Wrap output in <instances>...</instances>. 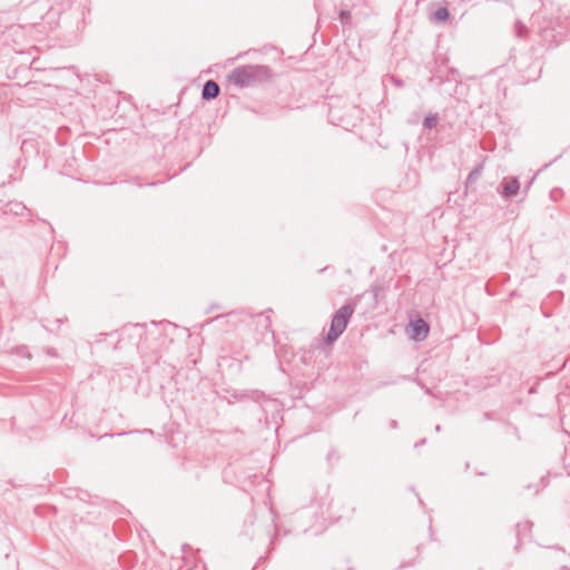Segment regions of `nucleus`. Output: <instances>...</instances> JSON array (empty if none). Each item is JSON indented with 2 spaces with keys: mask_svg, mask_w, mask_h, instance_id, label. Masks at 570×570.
Wrapping results in <instances>:
<instances>
[{
  "mask_svg": "<svg viewBox=\"0 0 570 570\" xmlns=\"http://www.w3.org/2000/svg\"><path fill=\"white\" fill-rule=\"evenodd\" d=\"M501 186H502L501 194L505 198H511V197L517 196L519 193V189H520V183H519L518 178H515V177L504 178Z\"/></svg>",
  "mask_w": 570,
  "mask_h": 570,
  "instance_id": "obj_3",
  "label": "nucleus"
},
{
  "mask_svg": "<svg viewBox=\"0 0 570 570\" xmlns=\"http://www.w3.org/2000/svg\"><path fill=\"white\" fill-rule=\"evenodd\" d=\"M438 121H439L438 115L429 114L428 116H425V118L423 120V126L428 129H432L438 125Z\"/></svg>",
  "mask_w": 570,
  "mask_h": 570,
  "instance_id": "obj_6",
  "label": "nucleus"
},
{
  "mask_svg": "<svg viewBox=\"0 0 570 570\" xmlns=\"http://www.w3.org/2000/svg\"><path fill=\"white\" fill-rule=\"evenodd\" d=\"M515 32H517V36H518L519 38H523V37H525V35H527L528 30H527V28H525V26H524V24H521V23H519V22H518V23L515 24Z\"/></svg>",
  "mask_w": 570,
  "mask_h": 570,
  "instance_id": "obj_8",
  "label": "nucleus"
},
{
  "mask_svg": "<svg viewBox=\"0 0 570 570\" xmlns=\"http://www.w3.org/2000/svg\"><path fill=\"white\" fill-rule=\"evenodd\" d=\"M449 10L444 7L439 8L433 14L436 21H446L449 19Z\"/></svg>",
  "mask_w": 570,
  "mask_h": 570,
  "instance_id": "obj_7",
  "label": "nucleus"
},
{
  "mask_svg": "<svg viewBox=\"0 0 570 570\" xmlns=\"http://www.w3.org/2000/svg\"><path fill=\"white\" fill-rule=\"evenodd\" d=\"M219 86L214 80L205 82L202 91V97L206 100L214 99L219 95Z\"/></svg>",
  "mask_w": 570,
  "mask_h": 570,
  "instance_id": "obj_5",
  "label": "nucleus"
},
{
  "mask_svg": "<svg viewBox=\"0 0 570 570\" xmlns=\"http://www.w3.org/2000/svg\"><path fill=\"white\" fill-rule=\"evenodd\" d=\"M354 313V308L351 305H343L333 316L331 322L330 331L326 335L325 342L327 344L336 341L340 335L345 331L348 320Z\"/></svg>",
  "mask_w": 570,
  "mask_h": 570,
  "instance_id": "obj_2",
  "label": "nucleus"
},
{
  "mask_svg": "<svg viewBox=\"0 0 570 570\" xmlns=\"http://www.w3.org/2000/svg\"><path fill=\"white\" fill-rule=\"evenodd\" d=\"M347 18H348V13H346V12H342V13H341V19H342V21H343V22H344Z\"/></svg>",
  "mask_w": 570,
  "mask_h": 570,
  "instance_id": "obj_9",
  "label": "nucleus"
},
{
  "mask_svg": "<svg viewBox=\"0 0 570 570\" xmlns=\"http://www.w3.org/2000/svg\"><path fill=\"white\" fill-rule=\"evenodd\" d=\"M271 77V70L267 66L246 65L235 68L227 77L228 82L239 87H253L259 85Z\"/></svg>",
  "mask_w": 570,
  "mask_h": 570,
  "instance_id": "obj_1",
  "label": "nucleus"
},
{
  "mask_svg": "<svg viewBox=\"0 0 570 570\" xmlns=\"http://www.w3.org/2000/svg\"><path fill=\"white\" fill-rule=\"evenodd\" d=\"M411 327V337L415 341H423L428 336L430 330L428 323L422 318H417L414 322H412Z\"/></svg>",
  "mask_w": 570,
  "mask_h": 570,
  "instance_id": "obj_4",
  "label": "nucleus"
}]
</instances>
